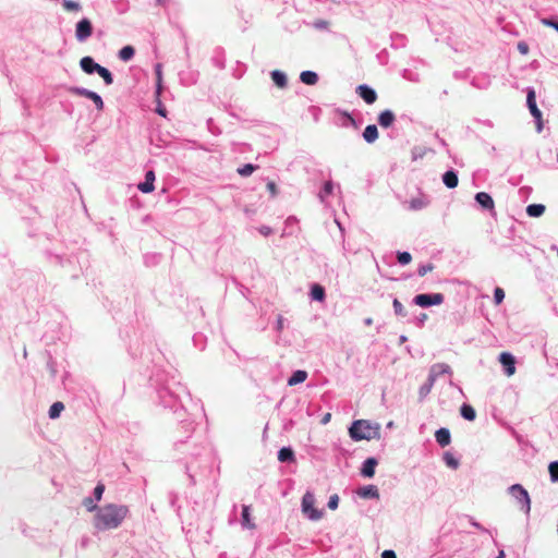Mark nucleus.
<instances>
[{
	"mask_svg": "<svg viewBox=\"0 0 558 558\" xmlns=\"http://www.w3.org/2000/svg\"><path fill=\"white\" fill-rule=\"evenodd\" d=\"M442 460L449 468L453 470L458 469L460 465L459 460L449 451L444 453Z\"/></svg>",
	"mask_w": 558,
	"mask_h": 558,
	"instance_id": "nucleus-35",
	"label": "nucleus"
},
{
	"mask_svg": "<svg viewBox=\"0 0 558 558\" xmlns=\"http://www.w3.org/2000/svg\"><path fill=\"white\" fill-rule=\"evenodd\" d=\"M128 514V506L108 504L97 509L93 525L97 531L114 530L122 524Z\"/></svg>",
	"mask_w": 558,
	"mask_h": 558,
	"instance_id": "nucleus-1",
	"label": "nucleus"
},
{
	"mask_svg": "<svg viewBox=\"0 0 558 558\" xmlns=\"http://www.w3.org/2000/svg\"><path fill=\"white\" fill-rule=\"evenodd\" d=\"M157 112H158L160 116H162V117H165V116H166V110H165V109L159 108V109H157Z\"/></svg>",
	"mask_w": 558,
	"mask_h": 558,
	"instance_id": "nucleus-61",
	"label": "nucleus"
},
{
	"mask_svg": "<svg viewBox=\"0 0 558 558\" xmlns=\"http://www.w3.org/2000/svg\"><path fill=\"white\" fill-rule=\"evenodd\" d=\"M509 495L518 501L520 509L529 514L531 511V498L527 490L521 484H513L508 488Z\"/></svg>",
	"mask_w": 558,
	"mask_h": 558,
	"instance_id": "nucleus-4",
	"label": "nucleus"
},
{
	"mask_svg": "<svg viewBox=\"0 0 558 558\" xmlns=\"http://www.w3.org/2000/svg\"><path fill=\"white\" fill-rule=\"evenodd\" d=\"M135 53V49L132 46H124L120 49L118 56L122 61H130Z\"/></svg>",
	"mask_w": 558,
	"mask_h": 558,
	"instance_id": "nucleus-33",
	"label": "nucleus"
},
{
	"mask_svg": "<svg viewBox=\"0 0 558 558\" xmlns=\"http://www.w3.org/2000/svg\"><path fill=\"white\" fill-rule=\"evenodd\" d=\"M93 34V24L87 17H83L75 25V38L78 43H85Z\"/></svg>",
	"mask_w": 558,
	"mask_h": 558,
	"instance_id": "nucleus-9",
	"label": "nucleus"
},
{
	"mask_svg": "<svg viewBox=\"0 0 558 558\" xmlns=\"http://www.w3.org/2000/svg\"><path fill=\"white\" fill-rule=\"evenodd\" d=\"M435 438L440 447H447L451 442V435L448 428L441 427L436 430Z\"/></svg>",
	"mask_w": 558,
	"mask_h": 558,
	"instance_id": "nucleus-17",
	"label": "nucleus"
},
{
	"mask_svg": "<svg viewBox=\"0 0 558 558\" xmlns=\"http://www.w3.org/2000/svg\"><path fill=\"white\" fill-rule=\"evenodd\" d=\"M338 505H339V496L337 494H333L329 497V500H328V508L330 510H336L338 508Z\"/></svg>",
	"mask_w": 558,
	"mask_h": 558,
	"instance_id": "nucleus-47",
	"label": "nucleus"
},
{
	"mask_svg": "<svg viewBox=\"0 0 558 558\" xmlns=\"http://www.w3.org/2000/svg\"><path fill=\"white\" fill-rule=\"evenodd\" d=\"M518 50L520 51V53L522 54H526L529 52V46L524 41H520L518 43Z\"/></svg>",
	"mask_w": 558,
	"mask_h": 558,
	"instance_id": "nucleus-56",
	"label": "nucleus"
},
{
	"mask_svg": "<svg viewBox=\"0 0 558 558\" xmlns=\"http://www.w3.org/2000/svg\"><path fill=\"white\" fill-rule=\"evenodd\" d=\"M256 168H257V166H255V165L245 163L244 166L238 168L236 172L241 177H248L255 171Z\"/></svg>",
	"mask_w": 558,
	"mask_h": 558,
	"instance_id": "nucleus-39",
	"label": "nucleus"
},
{
	"mask_svg": "<svg viewBox=\"0 0 558 558\" xmlns=\"http://www.w3.org/2000/svg\"><path fill=\"white\" fill-rule=\"evenodd\" d=\"M433 269H434V265L432 263L420 265L417 268V275L420 277H424L427 272L432 271Z\"/></svg>",
	"mask_w": 558,
	"mask_h": 558,
	"instance_id": "nucleus-44",
	"label": "nucleus"
},
{
	"mask_svg": "<svg viewBox=\"0 0 558 558\" xmlns=\"http://www.w3.org/2000/svg\"><path fill=\"white\" fill-rule=\"evenodd\" d=\"M445 296L441 293H422L412 299V303L420 307L426 308L444 303Z\"/></svg>",
	"mask_w": 558,
	"mask_h": 558,
	"instance_id": "nucleus-6",
	"label": "nucleus"
},
{
	"mask_svg": "<svg viewBox=\"0 0 558 558\" xmlns=\"http://www.w3.org/2000/svg\"><path fill=\"white\" fill-rule=\"evenodd\" d=\"M97 501L95 500V498L93 497H86L83 499V506L86 508L87 511L89 512H97V509H99L100 507L97 506L96 504Z\"/></svg>",
	"mask_w": 558,
	"mask_h": 558,
	"instance_id": "nucleus-40",
	"label": "nucleus"
},
{
	"mask_svg": "<svg viewBox=\"0 0 558 558\" xmlns=\"http://www.w3.org/2000/svg\"><path fill=\"white\" fill-rule=\"evenodd\" d=\"M363 138L366 143H374L378 138V130L375 124L367 125L363 131Z\"/></svg>",
	"mask_w": 558,
	"mask_h": 558,
	"instance_id": "nucleus-24",
	"label": "nucleus"
},
{
	"mask_svg": "<svg viewBox=\"0 0 558 558\" xmlns=\"http://www.w3.org/2000/svg\"><path fill=\"white\" fill-rule=\"evenodd\" d=\"M381 558H397V555L391 549H386L381 553Z\"/></svg>",
	"mask_w": 558,
	"mask_h": 558,
	"instance_id": "nucleus-57",
	"label": "nucleus"
},
{
	"mask_svg": "<svg viewBox=\"0 0 558 558\" xmlns=\"http://www.w3.org/2000/svg\"><path fill=\"white\" fill-rule=\"evenodd\" d=\"M392 307L397 316L405 317L408 315V312L405 311L404 306L397 298H395L392 301Z\"/></svg>",
	"mask_w": 558,
	"mask_h": 558,
	"instance_id": "nucleus-38",
	"label": "nucleus"
},
{
	"mask_svg": "<svg viewBox=\"0 0 558 558\" xmlns=\"http://www.w3.org/2000/svg\"><path fill=\"white\" fill-rule=\"evenodd\" d=\"M300 80L305 85H315L318 82V75L314 71H303L300 74Z\"/></svg>",
	"mask_w": 558,
	"mask_h": 558,
	"instance_id": "nucleus-25",
	"label": "nucleus"
},
{
	"mask_svg": "<svg viewBox=\"0 0 558 558\" xmlns=\"http://www.w3.org/2000/svg\"><path fill=\"white\" fill-rule=\"evenodd\" d=\"M326 296L325 289L319 284H313L311 289V298L315 301H324Z\"/></svg>",
	"mask_w": 558,
	"mask_h": 558,
	"instance_id": "nucleus-31",
	"label": "nucleus"
},
{
	"mask_svg": "<svg viewBox=\"0 0 558 558\" xmlns=\"http://www.w3.org/2000/svg\"><path fill=\"white\" fill-rule=\"evenodd\" d=\"M267 190L269 191L271 197H275L278 194L277 185L274 181H269L267 183Z\"/></svg>",
	"mask_w": 558,
	"mask_h": 558,
	"instance_id": "nucleus-53",
	"label": "nucleus"
},
{
	"mask_svg": "<svg viewBox=\"0 0 558 558\" xmlns=\"http://www.w3.org/2000/svg\"><path fill=\"white\" fill-rule=\"evenodd\" d=\"M306 378H307V373L305 371L298 369V371L293 372V374L288 379V385L295 386L298 384H302L303 381L306 380Z\"/></svg>",
	"mask_w": 558,
	"mask_h": 558,
	"instance_id": "nucleus-27",
	"label": "nucleus"
},
{
	"mask_svg": "<svg viewBox=\"0 0 558 558\" xmlns=\"http://www.w3.org/2000/svg\"><path fill=\"white\" fill-rule=\"evenodd\" d=\"M425 155V149L423 147H414L412 149V157L414 160L417 158H422Z\"/></svg>",
	"mask_w": 558,
	"mask_h": 558,
	"instance_id": "nucleus-51",
	"label": "nucleus"
},
{
	"mask_svg": "<svg viewBox=\"0 0 558 558\" xmlns=\"http://www.w3.org/2000/svg\"><path fill=\"white\" fill-rule=\"evenodd\" d=\"M444 374H451L450 366L446 363H436L430 367L428 375L436 380Z\"/></svg>",
	"mask_w": 558,
	"mask_h": 558,
	"instance_id": "nucleus-16",
	"label": "nucleus"
},
{
	"mask_svg": "<svg viewBox=\"0 0 558 558\" xmlns=\"http://www.w3.org/2000/svg\"><path fill=\"white\" fill-rule=\"evenodd\" d=\"M350 437L355 440L379 439L380 425L366 420L354 421L349 429Z\"/></svg>",
	"mask_w": 558,
	"mask_h": 558,
	"instance_id": "nucleus-2",
	"label": "nucleus"
},
{
	"mask_svg": "<svg viewBox=\"0 0 558 558\" xmlns=\"http://www.w3.org/2000/svg\"><path fill=\"white\" fill-rule=\"evenodd\" d=\"M545 209L543 204H530L525 210L529 217L538 218L545 213Z\"/></svg>",
	"mask_w": 558,
	"mask_h": 558,
	"instance_id": "nucleus-26",
	"label": "nucleus"
},
{
	"mask_svg": "<svg viewBox=\"0 0 558 558\" xmlns=\"http://www.w3.org/2000/svg\"><path fill=\"white\" fill-rule=\"evenodd\" d=\"M69 92L73 95L90 99L94 102L97 110L101 111L104 109V100H102L101 96L99 94H97L96 92H93L85 87H78V86L70 87Z\"/></svg>",
	"mask_w": 558,
	"mask_h": 558,
	"instance_id": "nucleus-7",
	"label": "nucleus"
},
{
	"mask_svg": "<svg viewBox=\"0 0 558 558\" xmlns=\"http://www.w3.org/2000/svg\"><path fill=\"white\" fill-rule=\"evenodd\" d=\"M364 324L366 326H371L373 324V319L371 317H367V318L364 319Z\"/></svg>",
	"mask_w": 558,
	"mask_h": 558,
	"instance_id": "nucleus-59",
	"label": "nucleus"
},
{
	"mask_svg": "<svg viewBox=\"0 0 558 558\" xmlns=\"http://www.w3.org/2000/svg\"><path fill=\"white\" fill-rule=\"evenodd\" d=\"M526 105H527V108L532 114V117L535 119L536 123H537V132H541L542 129H543V125H542V112L541 110L538 109L537 105H536V95H535V90L533 87H529L527 88V92H526Z\"/></svg>",
	"mask_w": 558,
	"mask_h": 558,
	"instance_id": "nucleus-8",
	"label": "nucleus"
},
{
	"mask_svg": "<svg viewBox=\"0 0 558 558\" xmlns=\"http://www.w3.org/2000/svg\"><path fill=\"white\" fill-rule=\"evenodd\" d=\"M395 119V113L391 110L386 109L379 113L378 123L381 128L388 129L389 126L392 125Z\"/></svg>",
	"mask_w": 558,
	"mask_h": 558,
	"instance_id": "nucleus-21",
	"label": "nucleus"
},
{
	"mask_svg": "<svg viewBox=\"0 0 558 558\" xmlns=\"http://www.w3.org/2000/svg\"><path fill=\"white\" fill-rule=\"evenodd\" d=\"M63 410H64V404L62 402L57 401V402L52 403V405L49 408V411H48L49 417L52 420L58 418Z\"/></svg>",
	"mask_w": 558,
	"mask_h": 558,
	"instance_id": "nucleus-32",
	"label": "nucleus"
},
{
	"mask_svg": "<svg viewBox=\"0 0 558 558\" xmlns=\"http://www.w3.org/2000/svg\"><path fill=\"white\" fill-rule=\"evenodd\" d=\"M461 416L466 421H474L476 417V412L474 408L468 403H463L460 408Z\"/></svg>",
	"mask_w": 558,
	"mask_h": 558,
	"instance_id": "nucleus-28",
	"label": "nucleus"
},
{
	"mask_svg": "<svg viewBox=\"0 0 558 558\" xmlns=\"http://www.w3.org/2000/svg\"><path fill=\"white\" fill-rule=\"evenodd\" d=\"M397 259H398V263L402 266L404 265H408L410 264V262L412 260V256L409 252H398L397 253Z\"/></svg>",
	"mask_w": 558,
	"mask_h": 558,
	"instance_id": "nucleus-43",
	"label": "nucleus"
},
{
	"mask_svg": "<svg viewBox=\"0 0 558 558\" xmlns=\"http://www.w3.org/2000/svg\"><path fill=\"white\" fill-rule=\"evenodd\" d=\"M241 525L243 529H247V530L255 529V523L252 521V518H251V507L247 505L242 506Z\"/></svg>",
	"mask_w": 558,
	"mask_h": 558,
	"instance_id": "nucleus-19",
	"label": "nucleus"
},
{
	"mask_svg": "<svg viewBox=\"0 0 558 558\" xmlns=\"http://www.w3.org/2000/svg\"><path fill=\"white\" fill-rule=\"evenodd\" d=\"M475 201L484 209H493L494 208V199L486 192L476 193Z\"/></svg>",
	"mask_w": 558,
	"mask_h": 558,
	"instance_id": "nucleus-20",
	"label": "nucleus"
},
{
	"mask_svg": "<svg viewBox=\"0 0 558 558\" xmlns=\"http://www.w3.org/2000/svg\"><path fill=\"white\" fill-rule=\"evenodd\" d=\"M543 24L553 27L558 32V17L556 19H544Z\"/></svg>",
	"mask_w": 558,
	"mask_h": 558,
	"instance_id": "nucleus-49",
	"label": "nucleus"
},
{
	"mask_svg": "<svg viewBox=\"0 0 558 558\" xmlns=\"http://www.w3.org/2000/svg\"><path fill=\"white\" fill-rule=\"evenodd\" d=\"M258 231L262 235L268 236L272 233V229L268 226H262L258 228Z\"/></svg>",
	"mask_w": 558,
	"mask_h": 558,
	"instance_id": "nucleus-55",
	"label": "nucleus"
},
{
	"mask_svg": "<svg viewBox=\"0 0 558 558\" xmlns=\"http://www.w3.org/2000/svg\"><path fill=\"white\" fill-rule=\"evenodd\" d=\"M315 496L311 492H306L302 497V512L311 520L318 521L323 517V511L314 508Z\"/></svg>",
	"mask_w": 558,
	"mask_h": 558,
	"instance_id": "nucleus-5",
	"label": "nucleus"
},
{
	"mask_svg": "<svg viewBox=\"0 0 558 558\" xmlns=\"http://www.w3.org/2000/svg\"><path fill=\"white\" fill-rule=\"evenodd\" d=\"M155 173L153 170H148L145 173V181L141 182L137 187L142 193H150L154 191Z\"/></svg>",
	"mask_w": 558,
	"mask_h": 558,
	"instance_id": "nucleus-14",
	"label": "nucleus"
},
{
	"mask_svg": "<svg viewBox=\"0 0 558 558\" xmlns=\"http://www.w3.org/2000/svg\"><path fill=\"white\" fill-rule=\"evenodd\" d=\"M377 464H378V462L375 458H373V457L367 458L362 464L361 474L364 477H368V478L373 477L375 474V468Z\"/></svg>",
	"mask_w": 558,
	"mask_h": 558,
	"instance_id": "nucleus-15",
	"label": "nucleus"
},
{
	"mask_svg": "<svg viewBox=\"0 0 558 558\" xmlns=\"http://www.w3.org/2000/svg\"><path fill=\"white\" fill-rule=\"evenodd\" d=\"M551 482H558V461H553L548 465Z\"/></svg>",
	"mask_w": 558,
	"mask_h": 558,
	"instance_id": "nucleus-41",
	"label": "nucleus"
},
{
	"mask_svg": "<svg viewBox=\"0 0 558 558\" xmlns=\"http://www.w3.org/2000/svg\"><path fill=\"white\" fill-rule=\"evenodd\" d=\"M278 460L280 462H292L294 461V452L290 447H282L278 451Z\"/></svg>",
	"mask_w": 558,
	"mask_h": 558,
	"instance_id": "nucleus-29",
	"label": "nucleus"
},
{
	"mask_svg": "<svg viewBox=\"0 0 558 558\" xmlns=\"http://www.w3.org/2000/svg\"><path fill=\"white\" fill-rule=\"evenodd\" d=\"M496 558H505V551L502 549L499 550V553H498Z\"/></svg>",
	"mask_w": 558,
	"mask_h": 558,
	"instance_id": "nucleus-62",
	"label": "nucleus"
},
{
	"mask_svg": "<svg viewBox=\"0 0 558 558\" xmlns=\"http://www.w3.org/2000/svg\"><path fill=\"white\" fill-rule=\"evenodd\" d=\"M356 93L367 105H372L377 100L376 90L366 84L359 85Z\"/></svg>",
	"mask_w": 558,
	"mask_h": 558,
	"instance_id": "nucleus-10",
	"label": "nucleus"
},
{
	"mask_svg": "<svg viewBox=\"0 0 558 558\" xmlns=\"http://www.w3.org/2000/svg\"><path fill=\"white\" fill-rule=\"evenodd\" d=\"M428 316L427 314L425 313H421L418 316L415 317V324L418 326V327H422L424 326L425 322L427 320Z\"/></svg>",
	"mask_w": 558,
	"mask_h": 558,
	"instance_id": "nucleus-52",
	"label": "nucleus"
},
{
	"mask_svg": "<svg viewBox=\"0 0 558 558\" xmlns=\"http://www.w3.org/2000/svg\"><path fill=\"white\" fill-rule=\"evenodd\" d=\"M62 7L66 11H80L82 9L81 4L73 0H63Z\"/></svg>",
	"mask_w": 558,
	"mask_h": 558,
	"instance_id": "nucleus-42",
	"label": "nucleus"
},
{
	"mask_svg": "<svg viewBox=\"0 0 558 558\" xmlns=\"http://www.w3.org/2000/svg\"><path fill=\"white\" fill-rule=\"evenodd\" d=\"M499 362L504 366L507 376H511L515 373V359L509 352H502L499 355Z\"/></svg>",
	"mask_w": 558,
	"mask_h": 558,
	"instance_id": "nucleus-11",
	"label": "nucleus"
},
{
	"mask_svg": "<svg viewBox=\"0 0 558 558\" xmlns=\"http://www.w3.org/2000/svg\"><path fill=\"white\" fill-rule=\"evenodd\" d=\"M155 73H156V94L159 95L162 89V68L160 63H157L155 65Z\"/></svg>",
	"mask_w": 558,
	"mask_h": 558,
	"instance_id": "nucleus-37",
	"label": "nucleus"
},
{
	"mask_svg": "<svg viewBox=\"0 0 558 558\" xmlns=\"http://www.w3.org/2000/svg\"><path fill=\"white\" fill-rule=\"evenodd\" d=\"M357 495L365 499H377L379 498L378 488L375 485H366L357 490Z\"/></svg>",
	"mask_w": 558,
	"mask_h": 558,
	"instance_id": "nucleus-18",
	"label": "nucleus"
},
{
	"mask_svg": "<svg viewBox=\"0 0 558 558\" xmlns=\"http://www.w3.org/2000/svg\"><path fill=\"white\" fill-rule=\"evenodd\" d=\"M80 66L86 74H94L99 71L101 65L98 64L92 57L86 56L80 60Z\"/></svg>",
	"mask_w": 558,
	"mask_h": 558,
	"instance_id": "nucleus-12",
	"label": "nucleus"
},
{
	"mask_svg": "<svg viewBox=\"0 0 558 558\" xmlns=\"http://www.w3.org/2000/svg\"><path fill=\"white\" fill-rule=\"evenodd\" d=\"M332 192H333V183H332V181H326L324 183V185H323L322 191L318 194V197H319L320 202L324 203L325 198L327 196H329L330 194H332Z\"/></svg>",
	"mask_w": 558,
	"mask_h": 558,
	"instance_id": "nucleus-34",
	"label": "nucleus"
},
{
	"mask_svg": "<svg viewBox=\"0 0 558 558\" xmlns=\"http://www.w3.org/2000/svg\"><path fill=\"white\" fill-rule=\"evenodd\" d=\"M330 416H331V415H330V413H327V414L323 417L322 423H323V424L328 423V422H329V420H330Z\"/></svg>",
	"mask_w": 558,
	"mask_h": 558,
	"instance_id": "nucleus-58",
	"label": "nucleus"
},
{
	"mask_svg": "<svg viewBox=\"0 0 558 558\" xmlns=\"http://www.w3.org/2000/svg\"><path fill=\"white\" fill-rule=\"evenodd\" d=\"M158 396L163 408H169L177 412L178 407L182 405V398L189 397L190 395L184 386L175 384L173 389L169 386L162 387L158 391Z\"/></svg>",
	"mask_w": 558,
	"mask_h": 558,
	"instance_id": "nucleus-3",
	"label": "nucleus"
},
{
	"mask_svg": "<svg viewBox=\"0 0 558 558\" xmlns=\"http://www.w3.org/2000/svg\"><path fill=\"white\" fill-rule=\"evenodd\" d=\"M429 204V201L426 196L424 195H421L418 197H414L412 199H410L409 202H405L404 205L407 206V208L409 210H412V211H417V210H422L424 209L425 207H427Z\"/></svg>",
	"mask_w": 558,
	"mask_h": 558,
	"instance_id": "nucleus-13",
	"label": "nucleus"
},
{
	"mask_svg": "<svg viewBox=\"0 0 558 558\" xmlns=\"http://www.w3.org/2000/svg\"><path fill=\"white\" fill-rule=\"evenodd\" d=\"M328 25L329 23L325 20H316L314 23H313V26L316 28V29H320V31H324V29H327L328 28Z\"/></svg>",
	"mask_w": 558,
	"mask_h": 558,
	"instance_id": "nucleus-50",
	"label": "nucleus"
},
{
	"mask_svg": "<svg viewBox=\"0 0 558 558\" xmlns=\"http://www.w3.org/2000/svg\"><path fill=\"white\" fill-rule=\"evenodd\" d=\"M97 74L104 80L106 85H111L113 83V76L107 68L101 65Z\"/></svg>",
	"mask_w": 558,
	"mask_h": 558,
	"instance_id": "nucleus-36",
	"label": "nucleus"
},
{
	"mask_svg": "<svg viewBox=\"0 0 558 558\" xmlns=\"http://www.w3.org/2000/svg\"><path fill=\"white\" fill-rule=\"evenodd\" d=\"M435 379H433L429 375H428V378H427V381L425 384H423L421 387H420V390H418V396H420V399L423 400L424 398L427 397V395L430 392L434 384H435Z\"/></svg>",
	"mask_w": 558,
	"mask_h": 558,
	"instance_id": "nucleus-30",
	"label": "nucleus"
},
{
	"mask_svg": "<svg viewBox=\"0 0 558 558\" xmlns=\"http://www.w3.org/2000/svg\"><path fill=\"white\" fill-rule=\"evenodd\" d=\"M272 82L279 88H286L288 85L287 75L280 70H274L270 72Z\"/></svg>",
	"mask_w": 558,
	"mask_h": 558,
	"instance_id": "nucleus-23",
	"label": "nucleus"
},
{
	"mask_svg": "<svg viewBox=\"0 0 558 558\" xmlns=\"http://www.w3.org/2000/svg\"><path fill=\"white\" fill-rule=\"evenodd\" d=\"M284 318L282 315H278L277 323H276V329L277 331L281 332L284 328Z\"/></svg>",
	"mask_w": 558,
	"mask_h": 558,
	"instance_id": "nucleus-54",
	"label": "nucleus"
},
{
	"mask_svg": "<svg viewBox=\"0 0 558 558\" xmlns=\"http://www.w3.org/2000/svg\"><path fill=\"white\" fill-rule=\"evenodd\" d=\"M23 355H24V356H26V355H27L26 349H24Z\"/></svg>",
	"mask_w": 558,
	"mask_h": 558,
	"instance_id": "nucleus-64",
	"label": "nucleus"
},
{
	"mask_svg": "<svg viewBox=\"0 0 558 558\" xmlns=\"http://www.w3.org/2000/svg\"><path fill=\"white\" fill-rule=\"evenodd\" d=\"M442 182L448 189L457 187L459 183L458 173L454 170H448L442 174Z\"/></svg>",
	"mask_w": 558,
	"mask_h": 558,
	"instance_id": "nucleus-22",
	"label": "nucleus"
},
{
	"mask_svg": "<svg viewBox=\"0 0 558 558\" xmlns=\"http://www.w3.org/2000/svg\"><path fill=\"white\" fill-rule=\"evenodd\" d=\"M295 220H296V219H295V217H292V216H291V217H289V218L286 220V223H287V225H290V223H293Z\"/></svg>",
	"mask_w": 558,
	"mask_h": 558,
	"instance_id": "nucleus-60",
	"label": "nucleus"
},
{
	"mask_svg": "<svg viewBox=\"0 0 558 558\" xmlns=\"http://www.w3.org/2000/svg\"><path fill=\"white\" fill-rule=\"evenodd\" d=\"M407 340H408V338L404 335L400 336L401 343L405 342Z\"/></svg>",
	"mask_w": 558,
	"mask_h": 558,
	"instance_id": "nucleus-63",
	"label": "nucleus"
},
{
	"mask_svg": "<svg viewBox=\"0 0 558 558\" xmlns=\"http://www.w3.org/2000/svg\"><path fill=\"white\" fill-rule=\"evenodd\" d=\"M469 521L472 526L480 530L481 532L489 533V531L486 527H484L480 522H477L474 518L469 517Z\"/></svg>",
	"mask_w": 558,
	"mask_h": 558,
	"instance_id": "nucleus-48",
	"label": "nucleus"
},
{
	"mask_svg": "<svg viewBox=\"0 0 558 558\" xmlns=\"http://www.w3.org/2000/svg\"><path fill=\"white\" fill-rule=\"evenodd\" d=\"M105 492V485L102 483H98L94 488V497L96 501H100Z\"/></svg>",
	"mask_w": 558,
	"mask_h": 558,
	"instance_id": "nucleus-45",
	"label": "nucleus"
},
{
	"mask_svg": "<svg viewBox=\"0 0 558 558\" xmlns=\"http://www.w3.org/2000/svg\"><path fill=\"white\" fill-rule=\"evenodd\" d=\"M505 299V291L501 288L494 290V300L496 304H500Z\"/></svg>",
	"mask_w": 558,
	"mask_h": 558,
	"instance_id": "nucleus-46",
	"label": "nucleus"
}]
</instances>
